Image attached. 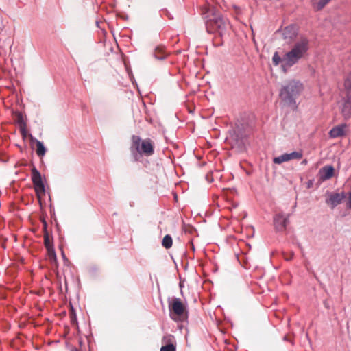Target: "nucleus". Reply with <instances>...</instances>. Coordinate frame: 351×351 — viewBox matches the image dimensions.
<instances>
[{
    "instance_id": "nucleus-32",
    "label": "nucleus",
    "mask_w": 351,
    "mask_h": 351,
    "mask_svg": "<svg viewBox=\"0 0 351 351\" xmlns=\"http://www.w3.org/2000/svg\"><path fill=\"white\" fill-rule=\"evenodd\" d=\"M72 351H77V350L76 349H75V350H73Z\"/></svg>"
},
{
    "instance_id": "nucleus-24",
    "label": "nucleus",
    "mask_w": 351,
    "mask_h": 351,
    "mask_svg": "<svg viewBox=\"0 0 351 351\" xmlns=\"http://www.w3.org/2000/svg\"><path fill=\"white\" fill-rule=\"evenodd\" d=\"M19 130H20L22 137L23 138H25L27 136V125L25 126L19 127Z\"/></svg>"
},
{
    "instance_id": "nucleus-1",
    "label": "nucleus",
    "mask_w": 351,
    "mask_h": 351,
    "mask_svg": "<svg viewBox=\"0 0 351 351\" xmlns=\"http://www.w3.org/2000/svg\"><path fill=\"white\" fill-rule=\"evenodd\" d=\"M204 14L205 26L208 34H217L220 37L227 34L230 28V22L215 8H208Z\"/></svg>"
},
{
    "instance_id": "nucleus-12",
    "label": "nucleus",
    "mask_w": 351,
    "mask_h": 351,
    "mask_svg": "<svg viewBox=\"0 0 351 351\" xmlns=\"http://www.w3.org/2000/svg\"><path fill=\"white\" fill-rule=\"evenodd\" d=\"M297 35V27L294 25L286 27L282 31L283 38L286 40H293Z\"/></svg>"
},
{
    "instance_id": "nucleus-10",
    "label": "nucleus",
    "mask_w": 351,
    "mask_h": 351,
    "mask_svg": "<svg viewBox=\"0 0 351 351\" xmlns=\"http://www.w3.org/2000/svg\"><path fill=\"white\" fill-rule=\"evenodd\" d=\"M335 169L331 165H326L322 167L319 171V180L326 181L330 179L334 175Z\"/></svg>"
},
{
    "instance_id": "nucleus-31",
    "label": "nucleus",
    "mask_w": 351,
    "mask_h": 351,
    "mask_svg": "<svg viewBox=\"0 0 351 351\" xmlns=\"http://www.w3.org/2000/svg\"><path fill=\"white\" fill-rule=\"evenodd\" d=\"M192 249H193V250H195V247H194V245H193V244H192Z\"/></svg>"
},
{
    "instance_id": "nucleus-22",
    "label": "nucleus",
    "mask_w": 351,
    "mask_h": 351,
    "mask_svg": "<svg viewBox=\"0 0 351 351\" xmlns=\"http://www.w3.org/2000/svg\"><path fill=\"white\" fill-rule=\"evenodd\" d=\"M16 122L19 124V127L26 125V122L24 120L23 115L21 112H17L16 113Z\"/></svg>"
},
{
    "instance_id": "nucleus-27",
    "label": "nucleus",
    "mask_w": 351,
    "mask_h": 351,
    "mask_svg": "<svg viewBox=\"0 0 351 351\" xmlns=\"http://www.w3.org/2000/svg\"><path fill=\"white\" fill-rule=\"evenodd\" d=\"M293 254H291V257H290V256H288V258H286V259H287V261H289V260H291V259L293 258Z\"/></svg>"
},
{
    "instance_id": "nucleus-4",
    "label": "nucleus",
    "mask_w": 351,
    "mask_h": 351,
    "mask_svg": "<svg viewBox=\"0 0 351 351\" xmlns=\"http://www.w3.org/2000/svg\"><path fill=\"white\" fill-rule=\"evenodd\" d=\"M130 151L134 162L140 161L142 156H152L154 152V145L150 139L142 140L136 135L132 136Z\"/></svg>"
},
{
    "instance_id": "nucleus-3",
    "label": "nucleus",
    "mask_w": 351,
    "mask_h": 351,
    "mask_svg": "<svg viewBox=\"0 0 351 351\" xmlns=\"http://www.w3.org/2000/svg\"><path fill=\"white\" fill-rule=\"evenodd\" d=\"M303 89V84L299 80H291L282 86L279 95L285 105L294 107L296 106V98Z\"/></svg>"
},
{
    "instance_id": "nucleus-29",
    "label": "nucleus",
    "mask_w": 351,
    "mask_h": 351,
    "mask_svg": "<svg viewBox=\"0 0 351 351\" xmlns=\"http://www.w3.org/2000/svg\"><path fill=\"white\" fill-rule=\"evenodd\" d=\"M307 163V160L305 159L302 162V164L306 165Z\"/></svg>"
},
{
    "instance_id": "nucleus-16",
    "label": "nucleus",
    "mask_w": 351,
    "mask_h": 351,
    "mask_svg": "<svg viewBox=\"0 0 351 351\" xmlns=\"http://www.w3.org/2000/svg\"><path fill=\"white\" fill-rule=\"evenodd\" d=\"M331 0H312V5L316 10H321Z\"/></svg>"
},
{
    "instance_id": "nucleus-2",
    "label": "nucleus",
    "mask_w": 351,
    "mask_h": 351,
    "mask_svg": "<svg viewBox=\"0 0 351 351\" xmlns=\"http://www.w3.org/2000/svg\"><path fill=\"white\" fill-rule=\"evenodd\" d=\"M309 49V41L305 37H300L296 41L291 49L287 52L282 59V68L285 72L288 69L297 64L300 59L304 58Z\"/></svg>"
},
{
    "instance_id": "nucleus-19",
    "label": "nucleus",
    "mask_w": 351,
    "mask_h": 351,
    "mask_svg": "<svg viewBox=\"0 0 351 351\" xmlns=\"http://www.w3.org/2000/svg\"><path fill=\"white\" fill-rule=\"evenodd\" d=\"M287 157H288L287 153H285L280 156L274 157L273 158V162L275 164H281L284 162L289 161Z\"/></svg>"
},
{
    "instance_id": "nucleus-26",
    "label": "nucleus",
    "mask_w": 351,
    "mask_h": 351,
    "mask_svg": "<svg viewBox=\"0 0 351 351\" xmlns=\"http://www.w3.org/2000/svg\"><path fill=\"white\" fill-rule=\"evenodd\" d=\"M293 254H291V257H290V256H288V258H286V259H287V261H289V260H291V259L293 258Z\"/></svg>"
},
{
    "instance_id": "nucleus-15",
    "label": "nucleus",
    "mask_w": 351,
    "mask_h": 351,
    "mask_svg": "<svg viewBox=\"0 0 351 351\" xmlns=\"http://www.w3.org/2000/svg\"><path fill=\"white\" fill-rule=\"evenodd\" d=\"M153 54L155 58L159 60H165L167 56L166 52L165 51L164 47L162 46H157L155 48Z\"/></svg>"
},
{
    "instance_id": "nucleus-23",
    "label": "nucleus",
    "mask_w": 351,
    "mask_h": 351,
    "mask_svg": "<svg viewBox=\"0 0 351 351\" xmlns=\"http://www.w3.org/2000/svg\"><path fill=\"white\" fill-rule=\"evenodd\" d=\"M282 59L278 52H275L273 58H272V62L273 64L276 66L278 65L280 62L282 63Z\"/></svg>"
},
{
    "instance_id": "nucleus-21",
    "label": "nucleus",
    "mask_w": 351,
    "mask_h": 351,
    "mask_svg": "<svg viewBox=\"0 0 351 351\" xmlns=\"http://www.w3.org/2000/svg\"><path fill=\"white\" fill-rule=\"evenodd\" d=\"M288 159L289 160H295V159H300L302 157V152H293L291 153H287Z\"/></svg>"
},
{
    "instance_id": "nucleus-14",
    "label": "nucleus",
    "mask_w": 351,
    "mask_h": 351,
    "mask_svg": "<svg viewBox=\"0 0 351 351\" xmlns=\"http://www.w3.org/2000/svg\"><path fill=\"white\" fill-rule=\"evenodd\" d=\"M173 336L167 335L162 338V342L167 343V345L162 346L160 351H176V346L171 343Z\"/></svg>"
},
{
    "instance_id": "nucleus-11",
    "label": "nucleus",
    "mask_w": 351,
    "mask_h": 351,
    "mask_svg": "<svg viewBox=\"0 0 351 351\" xmlns=\"http://www.w3.org/2000/svg\"><path fill=\"white\" fill-rule=\"evenodd\" d=\"M345 197L346 195L344 193H331L329 196V199L326 201V202L330 204L332 208H335L337 205L340 204Z\"/></svg>"
},
{
    "instance_id": "nucleus-25",
    "label": "nucleus",
    "mask_w": 351,
    "mask_h": 351,
    "mask_svg": "<svg viewBox=\"0 0 351 351\" xmlns=\"http://www.w3.org/2000/svg\"><path fill=\"white\" fill-rule=\"evenodd\" d=\"M346 206L348 208H351V191L349 193L348 199L347 201Z\"/></svg>"
},
{
    "instance_id": "nucleus-30",
    "label": "nucleus",
    "mask_w": 351,
    "mask_h": 351,
    "mask_svg": "<svg viewBox=\"0 0 351 351\" xmlns=\"http://www.w3.org/2000/svg\"><path fill=\"white\" fill-rule=\"evenodd\" d=\"M29 136H30L31 139H32V140H33V136H32V134H29Z\"/></svg>"
},
{
    "instance_id": "nucleus-8",
    "label": "nucleus",
    "mask_w": 351,
    "mask_h": 351,
    "mask_svg": "<svg viewBox=\"0 0 351 351\" xmlns=\"http://www.w3.org/2000/svg\"><path fill=\"white\" fill-rule=\"evenodd\" d=\"M289 215H285L282 213L276 214L273 218L274 226L277 232H283L289 223Z\"/></svg>"
},
{
    "instance_id": "nucleus-7",
    "label": "nucleus",
    "mask_w": 351,
    "mask_h": 351,
    "mask_svg": "<svg viewBox=\"0 0 351 351\" xmlns=\"http://www.w3.org/2000/svg\"><path fill=\"white\" fill-rule=\"evenodd\" d=\"M31 173L32 181L34 184L36 194L38 197L40 198L41 195H43L45 193V188L41 174L35 167L32 169Z\"/></svg>"
},
{
    "instance_id": "nucleus-6",
    "label": "nucleus",
    "mask_w": 351,
    "mask_h": 351,
    "mask_svg": "<svg viewBox=\"0 0 351 351\" xmlns=\"http://www.w3.org/2000/svg\"><path fill=\"white\" fill-rule=\"evenodd\" d=\"M346 97L341 107V113L347 119L351 117V73L347 76L344 82Z\"/></svg>"
},
{
    "instance_id": "nucleus-5",
    "label": "nucleus",
    "mask_w": 351,
    "mask_h": 351,
    "mask_svg": "<svg viewBox=\"0 0 351 351\" xmlns=\"http://www.w3.org/2000/svg\"><path fill=\"white\" fill-rule=\"evenodd\" d=\"M246 137L244 125L236 123L235 126L229 130L226 141L237 152H242L245 149Z\"/></svg>"
},
{
    "instance_id": "nucleus-20",
    "label": "nucleus",
    "mask_w": 351,
    "mask_h": 351,
    "mask_svg": "<svg viewBox=\"0 0 351 351\" xmlns=\"http://www.w3.org/2000/svg\"><path fill=\"white\" fill-rule=\"evenodd\" d=\"M162 246L166 249H169L172 245V238L170 235L167 234L164 237L162 242Z\"/></svg>"
},
{
    "instance_id": "nucleus-17",
    "label": "nucleus",
    "mask_w": 351,
    "mask_h": 351,
    "mask_svg": "<svg viewBox=\"0 0 351 351\" xmlns=\"http://www.w3.org/2000/svg\"><path fill=\"white\" fill-rule=\"evenodd\" d=\"M36 143L37 155L38 156H43L46 153V148L45 147L43 143L38 140H36Z\"/></svg>"
},
{
    "instance_id": "nucleus-9",
    "label": "nucleus",
    "mask_w": 351,
    "mask_h": 351,
    "mask_svg": "<svg viewBox=\"0 0 351 351\" xmlns=\"http://www.w3.org/2000/svg\"><path fill=\"white\" fill-rule=\"evenodd\" d=\"M169 311L173 312L176 315H182L186 310V307L180 298H173L171 301L169 300Z\"/></svg>"
},
{
    "instance_id": "nucleus-28",
    "label": "nucleus",
    "mask_w": 351,
    "mask_h": 351,
    "mask_svg": "<svg viewBox=\"0 0 351 351\" xmlns=\"http://www.w3.org/2000/svg\"><path fill=\"white\" fill-rule=\"evenodd\" d=\"M324 304L325 307H326L327 308H328V303L326 302H324Z\"/></svg>"
},
{
    "instance_id": "nucleus-18",
    "label": "nucleus",
    "mask_w": 351,
    "mask_h": 351,
    "mask_svg": "<svg viewBox=\"0 0 351 351\" xmlns=\"http://www.w3.org/2000/svg\"><path fill=\"white\" fill-rule=\"evenodd\" d=\"M44 243H45V245L46 248L47 249V250L49 251V252L50 254L51 253L53 256H56V254L53 249L52 244H51L50 239L47 234L45 235Z\"/></svg>"
},
{
    "instance_id": "nucleus-13",
    "label": "nucleus",
    "mask_w": 351,
    "mask_h": 351,
    "mask_svg": "<svg viewBox=\"0 0 351 351\" xmlns=\"http://www.w3.org/2000/svg\"><path fill=\"white\" fill-rule=\"evenodd\" d=\"M346 126V124H341L332 128L329 132L330 137L335 138L344 136Z\"/></svg>"
}]
</instances>
